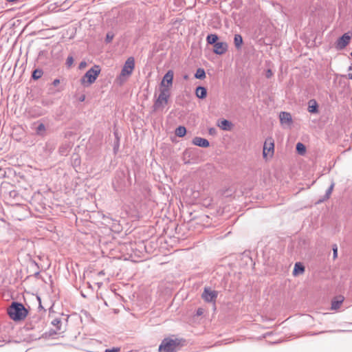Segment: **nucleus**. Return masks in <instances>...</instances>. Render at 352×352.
<instances>
[{
  "label": "nucleus",
  "instance_id": "1",
  "mask_svg": "<svg viewBox=\"0 0 352 352\" xmlns=\"http://www.w3.org/2000/svg\"><path fill=\"white\" fill-rule=\"evenodd\" d=\"M28 314V311L24 305L18 302H12L8 308V314L14 321L24 320Z\"/></svg>",
  "mask_w": 352,
  "mask_h": 352
},
{
  "label": "nucleus",
  "instance_id": "2",
  "mask_svg": "<svg viewBox=\"0 0 352 352\" xmlns=\"http://www.w3.org/2000/svg\"><path fill=\"white\" fill-rule=\"evenodd\" d=\"M181 346V340L177 338H164L158 350L159 352H175L179 350Z\"/></svg>",
  "mask_w": 352,
  "mask_h": 352
},
{
  "label": "nucleus",
  "instance_id": "3",
  "mask_svg": "<svg viewBox=\"0 0 352 352\" xmlns=\"http://www.w3.org/2000/svg\"><path fill=\"white\" fill-rule=\"evenodd\" d=\"M100 73V68L95 65L89 69L80 79L81 84L85 87H88L94 83Z\"/></svg>",
  "mask_w": 352,
  "mask_h": 352
},
{
  "label": "nucleus",
  "instance_id": "4",
  "mask_svg": "<svg viewBox=\"0 0 352 352\" xmlns=\"http://www.w3.org/2000/svg\"><path fill=\"white\" fill-rule=\"evenodd\" d=\"M169 97V89L167 88H160V93L153 106V111H157L162 110L164 106L168 103Z\"/></svg>",
  "mask_w": 352,
  "mask_h": 352
},
{
  "label": "nucleus",
  "instance_id": "5",
  "mask_svg": "<svg viewBox=\"0 0 352 352\" xmlns=\"http://www.w3.org/2000/svg\"><path fill=\"white\" fill-rule=\"evenodd\" d=\"M135 68V60L133 57H129L127 58L126 62L124 64V66L121 70L120 75L118 77V79L120 81H124L126 79V77H129L132 74L133 69Z\"/></svg>",
  "mask_w": 352,
  "mask_h": 352
},
{
  "label": "nucleus",
  "instance_id": "6",
  "mask_svg": "<svg viewBox=\"0 0 352 352\" xmlns=\"http://www.w3.org/2000/svg\"><path fill=\"white\" fill-rule=\"evenodd\" d=\"M218 296V292L211 289L210 287H205L201 294L202 298L207 302H214Z\"/></svg>",
  "mask_w": 352,
  "mask_h": 352
},
{
  "label": "nucleus",
  "instance_id": "7",
  "mask_svg": "<svg viewBox=\"0 0 352 352\" xmlns=\"http://www.w3.org/2000/svg\"><path fill=\"white\" fill-rule=\"evenodd\" d=\"M274 144L272 138L267 139L263 145V156L264 158L268 155L272 156L274 153Z\"/></svg>",
  "mask_w": 352,
  "mask_h": 352
},
{
  "label": "nucleus",
  "instance_id": "8",
  "mask_svg": "<svg viewBox=\"0 0 352 352\" xmlns=\"http://www.w3.org/2000/svg\"><path fill=\"white\" fill-rule=\"evenodd\" d=\"M173 72L172 70H168L166 74L164 76L163 79L161 82V88H167L172 86L173 80Z\"/></svg>",
  "mask_w": 352,
  "mask_h": 352
},
{
  "label": "nucleus",
  "instance_id": "9",
  "mask_svg": "<svg viewBox=\"0 0 352 352\" xmlns=\"http://www.w3.org/2000/svg\"><path fill=\"white\" fill-rule=\"evenodd\" d=\"M351 36H349L347 33L344 34L341 37H340L336 43V47L337 50H342L344 49L350 42Z\"/></svg>",
  "mask_w": 352,
  "mask_h": 352
},
{
  "label": "nucleus",
  "instance_id": "10",
  "mask_svg": "<svg viewBox=\"0 0 352 352\" xmlns=\"http://www.w3.org/2000/svg\"><path fill=\"white\" fill-rule=\"evenodd\" d=\"M228 50V44L226 42H217L214 45L213 52L216 54H223Z\"/></svg>",
  "mask_w": 352,
  "mask_h": 352
},
{
  "label": "nucleus",
  "instance_id": "11",
  "mask_svg": "<svg viewBox=\"0 0 352 352\" xmlns=\"http://www.w3.org/2000/svg\"><path fill=\"white\" fill-rule=\"evenodd\" d=\"M279 118H280V121L281 124H290L292 122V115L288 112H285V111L280 112V115H279Z\"/></svg>",
  "mask_w": 352,
  "mask_h": 352
},
{
  "label": "nucleus",
  "instance_id": "12",
  "mask_svg": "<svg viewBox=\"0 0 352 352\" xmlns=\"http://www.w3.org/2000/svg\"><path fill=\"white\" fill-rule=\"evenodd\" d=\"M192 144L194 145H196V146H198L200 147H203V148H206V147L209 146V145H210L208 140H206L205 138H200V137H195L192 140Z\"/></svg>",
  "mask_w": 352,
  "mask_h": 352
},
{
  "label": "nucleus",
  "instance_id": "13",
  "mask_svg": "<svg viewBox=\"0 0 352 352\" xmlns=\"http://www.w3.org/2000/svg\"><path fill=\"white\" fill-rule=\"evenodd\" d=\"M343 301H344V297L342 296H338L335 297L331 301V309L332 310L338 309L340 307Z\"/></svg>",
  "mask_w": 352,
  "mask_h": 352
},
{
  "label": "nucleus",
  "instance_id": "14",
  "mask_svg": "<svg viewBox=\"0 0 352 352\" xmlns=\"http://www.w3.org/2000/svg\"><path fill=\"white\" fill-rule=\"evenodd\" d=\"M318 105L315 100H310L308 102V111L310 113H316L318 111Z\"/></svg>",
  "mask_w": 352,
  "mask_h": 352
},
{
  "label": "nucleus",
  "instance_id": "15",
  "mask_svg": "<svg viewBox=\"0 0 352 352\" xmlns=\"http://www.w3.org/2000/svg\"><path fill=\"white\" fill-rule=\"evenodd\" d=\"M195 94L197 98L204 99L206 97L207 90L204 87H197L195 91Z\"/></svg>",
  "mask_w": 352,
  "mask_h": 352
},
{
  "label": "nucleus",
  "instance_id": "16",
  "mask_svg": "<svg viewBox=\"0 0 352 352\" xmlns=\"http://www.w3.org/2000/svg\"><path fill=\"white\" fill-rule=\"evenodd\" d=\"M218 126L223 130L230 131L232 124L228 120H222L220 121V122H219Z\"/></svg>",
  "mask_w": 352,
  "mask_h": 352
},
{
  "label": "nucleus",
  "instance_id": "17",
  "mask_svg": "<svg viewBox=\"0 0 352 352\" xmlns=\"http://www.w3.org/2000/svg\"><path fill=\"white\" fill-rule=\"evenodd\" d=\"M305 272V267L300 263H296L293 270V275L296 276Z\"/></svg>",
  "mask_w": 352,
  "mask_h": 352
},
{
  "label": "nucleus",
  "instance_id": "18",
  "mask_svg": "<svg viewBox=\"0 0 352 352\" xmlns=\"http://www.w3.org/2000/svg\"><path fill=\"white\" fill-rule=\"evenodd\" d=\"M234 45H235L236 48L240 49L243 44L242 36L239 34H235L234 38Z\"/></svg>",
  "mask_w": 352,
  "mask_h": 352
},
{
  "label": "nucleus",
  "instance_id": "19",
  "mask_svg": "<svg viewBox=\"0 0 352 352\" xmlns=\"http://www.w3.org/2000/svg\"><path fill=\"white\" fill-rule=\"evenodd\" d=\"M218 36L215 34H210L207 36L206 41L208 43L214 45L217 43Z\"/></svg>",
  "mask_w": 352,
  "mask_h": 352
},
{
  "label": "nucleus",
  "instance_id": "20",
  "mask_svg": "<svg viewBox=\"0 0 352 352\" xmlns=\"http://www.w3.org/2000/svg\"><path fill=\"white\" fill-rule=\"evenodd\" d=\"M333 188H334V183L332 182L331 184L330 185V186L326 190V193L324 195L322 199L320 200V201H324L327 200L328 199H329V197H330V196H331V195L332 193V191L333 190Z\"/></svg>",
  "mask_w": 352,
  "mask_h": 352
},
{
  "label": "nucleus",
  "instance_id": "21",
  "mask_svg": "<svg viewBox=\"0 0 352 352\" xmlns=\"http://www.w3.org/2000/svg\"><path fill=\"white\" fill-rule=\"evenodd\" d=\"M186 133V129L183 126H179L175 130V135L178 137H184Z\"/></svg>",
  "mask_w": 352,
  "mask_h": 352
},
{
  "label": "nucleus",
  "instance_id": "22",
  "mask_svg": "<svg viewBox=\"0 0 352 352\" xmlns=\"http://www.w3.org/2000/svg\"><path fill=\"white\" fill-rule=\"evenodd\" d=\"M43 72L42 69H36L32 72V78L34 80H38L43 76Z\"/></svg>",
  "mask_w": 352,
  "mask_h": 352
},
{
  "label": "nucleus",
  "instance_id": "23",
  "mask_svg": "<svg viewBox=\"0 0 352 352\" xmlns=\"http://www.w3.org/2000/svg\"><path fill=\"white\" fill-rule=\"evenodd\" d=\"M195 77L197 79H203L206 77V72L204 69L199 68L197 69Z\"/></svg>",
  "mask_w": 352,
  "mask_h": 352
},
{
  "label": "nucleus",
  "instance_id": "24",
  "mask_svg": "<svg viewBox=\"0 0 352 352\" xmlns=\"http://www.w3.org/2000/svg\"><path fill=\"white\" fill-rule=\"evenodd\" d=\"M296 151L298 154L302 155L306 152V147L302 143L298 142L296 144Z\"/></svg>",
  "mask_w": 352,
  "mask_h": 352
},
{
  "label": "nucleus",
  "instance_id": "25",
  "mask_svg": "<svg viewBox=\"0 0 352 352\" xmlns=\"http://www.w3.org/2000/svg\"><path fill=\"white\" fill-rule=\"evenodd\" d=\"M69 146L67 144L61 145L59 147V153L62 155H67L69 152Z\"/></svg>",
  "mask_w": 352,
  "mask_h": 352
},
{
  "label": "nucleus",
  "instance_id": "26",
  "mask_svg": "<svg viewBox=\"0 0 352 352\" xmlns=\"http://www.w3.org/2000/svg\"><path fill=\"white\" fill-rule=\"evenodd\" d=\"M52 324L56 327V331H60V326L62 324V322L60 318L54 319L52 321Z\"/></svg>",
  "mask_w": 352,
  "mask_h": 352
},
{
  "label": "nucleus",
  "instance_id": "27",
  "mask_svg": "<svg viewBox=\"0 0 352 352\" xmlns=\"http://www.w3.org/2000/svg\"><path fill=\"white\" fill-rule=\"evenodd\" d=\"M45 131V126L43 123H40L36 129V133L38 135H43Z\"/></svg>",
  "mask_w": 352,
  "mask_h": 352
},
{
  "label": "nucleus",
  "instance_id": "28",
  "mask_svg": "<svg viewBox=\"0 0 352 352\" xmlns=\"http://www.w3.org/2000/svg\"><path fill=\"white\" fill-rule=\"evenodd\" d=\"M114 38V34L112 32H109L107 33L105 42L109 43L112 41Z\"/></svg>",
  "mask_w": 352,
  "mask_h": 352
},
{
  "label": "nucleus",
  "instance_id": "29",
  "mask_svg": "<svg viewBox=\"0 0 352 352\" xmlns=\"http://www.w3.org/2000/svg\"><path fill=\"white\" fill-rule=\"evenodd\" d=\"M120 347H113L112 349H107L104 352H120Z\"/></svg>",
  "mask_w": 352,
  "mask_h": 352
},
{
  "label": "nucleus",
  "instance_id": "30",
  "mask_svg": "<svg viewBox=\"0 0 352 352\" xmlns=\"http://www.w3.org/2000/svg\"><path fill=\"white\" fill-rule=\"evenodd\" d=\"M74 63V58L72 56H68L66 60V64L67 66L70 67Z\"/></svg>",
  "mask_w": 352,
  "mask_h": 352
},
{
  "label": "nucleus",
  "instance_id": "31",
  "mask_svg": "<svg viewBox=\"0 0 352 352\" xmlns=\"http://www.w3.org/2000/svg\"><path fill=\"white\" fill-rule=\"evenodd\" d=\"M333 258L335 259L338 256V247L336 245H334L333 246Z\"/></svg>",
  "mask_w": 352,
  "mask_h": 352
},
{
  "label": "nucleus",
  "instance_id": "32",
  "mask_svg": "<svg viewBox=\"0 0 352 352\" xmlns=\"http://www.w3.org/2000/svg\"><path fill=\"white\" fill-rule=\"evenodd\" d=\"M87 65V63L85 61H82L80 64H79V69H82L83 68H85Z\"/></svg>",
  "mask_w": 352,
  "mask_h": 352
},
{
  "label": "nucleus",
  "instance_id": "33",
  "mask_svg": "<svg viewBox=\"0 0 352 352\" xmlns=\"http://www.w3.org/2000/svg\"><path fill=\"white\" fill-rule=\"evenodd\" d=\"M196 314H197V316H201L204 314V309L202 308H199L197 310V313Z\"/></svg>",
  "mask_w": 352,
  "mask_h": 352
},
{
  "label": "nucleus",
  "instance_id": "34",
  "mask_svg": "<svg viewBox=\"0 0 352 352\" xmlns=\"http://www.w3.org/2000/svg\"><path fill=\"white\" fill-rule=\"evenodd\" d=\"M272 76V72L271 69H268V70L267 71V73H266V77H267V78H270Z\"/></svg>",
  "mask_w": 352,
  "mask_h": 352
},
{
  "label": "nucleus",
  "instance_id": "35",
  "mask_svg": "<svg viewBox=\"0 0 352 352\" xmlns=\"http://www.w3.org/2000/svg\"><path fill=\"white\" fill-rule=\"evenodd\" d=\"M60 83V80L58 79H55L52 84L54 85V86H57L58 84Z\"/></svg>",
  "mask_w": 352,
  "mask_h": 352
},
{
  "label": "nucleus",
  "instance_id": "36",
  "mask_svg": "<svg viewBox=\"0 0 352 352\" xmlns=\"http://www.w3.org/2000/svg\"><path fill=\"white\" fill-rule=\"evenodd\" d=\"M348 78L351 79V80L352 79V74H348Z\"/></svg>",
  "mask_w": 352,
  "mask_h": 352
},
{
  "label": "nucleus",
  "instance_id": "37",
  "mask_svg": "<svg viewBox=\"0 0 352 352\" xmlns=\"http://www.w3.org/2000/svg\"><path fill=\"white\" fill-rule=\"evenodd\" d=\"M42 104L43 105H47L48 104V103L47 102H45V101H42Z\"/></svg>",
  "mask_w": 352,
  "mask_h": 352
},
{
  "label": "nucleus",
  "instance_id": "38",
  "mask_svg": "<svg viewBox=\"0 0 352 352\" xmlns=\"http://www.w3.org/2000/svg\"><path fill=\"white\" fill-rule=\"evenodd\" d=\"M0 172H2V175L5 174V171L2 168H0Z\"/></svg>",
  "mask_w": 352,
  "mask_h": 352
},
{
  "label": "nucleus",
  "instance_id": "39",
  "mask_svg": "<svg viewBox=\"0 0 352 352\" xmlns=\"http://www.w3.org/2000/svg\"><path fill=\"white\" fill-rule=\"evenodd\" d=\"M85 100V96H82L81 98H80V100L81 101H83Z\"/></svg>",
  "mask_w": 352,
  "mask_h": 352
},
{
  "label": "nucleus",
  "instance_id": "40",
  "mask_svg": "<svg viewBox=\"0 0 352 352\" xmlns=\"http://www.w3.org/2000/svg\"><path fill=\"white\" fill-rule=\"evenodd\" d=\"M349 70H352V64H351V65L349 67Z\"/></svg>",
  "mask_w": 352,
  "mask_h": 352
},
{
  "label": "nucleus",
  "instance_id": "41",
  "mask_svg": "<svg viewBox=\"0 0 352 352\" xmlns=\"http://www.w3.org/2000/svg\"><path fill=\"white\" fill-rule=\"evenodd\" d=\"M351 56H352V51H351Z\"/></svg>",
  "mask_w": 352,
  "mask_h": 352
}]
</instances>
